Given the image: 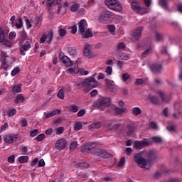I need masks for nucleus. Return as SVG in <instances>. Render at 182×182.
<instances>
[{
  "mask_svg": "<svg viewBox=\"0 0 182 182\" xmlns=\"http://www.w3.org/2000/svg\"><path fill=\"white\" fill-rule=\"evenodd\" d=\"M133 160L134 163H136L137 166L140 167V168L149 170V167H150V160L144 158L141 152L134 154Z\"/></svg>",
  "mask_w": 182,
  "mask_h": 182,
  "instance_id": "obj_1",
  "label": "nucleus"
},
{
  "mask_svg": "<svg viewBox=\"0 0 182 182\" xmlns=\"http://www.w3.org/2000/svg\"><path fill=\"white\" fill-rule=\"evenodd\" d=\"M77 86L78 87H84V93H89V92L92 90V89L97 86V81L93 77L87 78L84 80L82 82L77 84Z\"/></svg>",
  "mask_w": 182,
  "mask_h": 182,
  "instance_id": "obj_2",
  "label": "nucleus"
},
{
  "mask_svg": "<svg viewBox=\"0 0 182 182\" xmlns=\"http://www.w3.org/2000/svg\"><path fill=\"white\" fill-rule=\"evenodd\" d=\"M111 100L107 97H102L97 100L94 104V107H97L99 110H105L106 107H109L110 106Z\"/></svg>",
  "mask_w": 182,
  "mask_h": 182,
  "instance_id": "obj_3",
  "label": "nucleus"
},
{
  "mask_svg": "<svg viewBox=\"0 0 182 182\" xmlns=\"http://www.w3.org/2000/svg\"><path fill=\"white\" fill-rule=\"evenodd\" d=\"M105 5L109 8V9H112L116 12H120L123 10L122 4H120V1L117 0H105Z\"/></svg>",
  "mask_w": 182,
  "mask_h": 182,
  "instance_id": "obj_4",
  "label": "nucleus"
},
{
  "mask_svg": "<svg viewBox=\"0 0 182 182\" xmlns=\"http://www.w3.org/2000/svg\"><path fill=\"white\" fill-rule=\"evenodd\" d=\"M114 16V14L109 10L102 11L99 16L98 21L102 23H107Z\"/></svg>",
  "mask_w": 182,
  "mask_h": 182,
  "instance_id": "obj_5",
  "label": "nucleus"
},
{
  "mask_svg": "<svg viewBox=\"0 0 182 182\" xmlns=\"http://www.w3.org/2000/svg\"><path fill=\"white\" fill-rule=\"evenodd\" d=\"M131 8L134 12H136V14H141L142 15L149 13L150 11V9L149 8L141 7L140 4L136 1H132L131 3Z\"/></svg>",
  "mask_w": 182,
  "mask_h": 182,
  "instance_id": "obj_6",
  "label": "nucleus"
},
{
  "mask_svg": "<svg viewBox=\"0 0 182 182\" xmlns=\"http://www.w3.org/2000/svg\"><path fill=\"white\" fill-rule=\"evenodd\" d=\"M151 145V141H149L147 139H144L142 141H135L134 142V147L137 149L138 150H141L143 147H146V146Z\"/></svg>",
  "mask_w": 182,
  "mask_h": 182,
  "instance_id": "obj_7",
  "label": "nucleus"
},
{
  "mask_svg": "<svg viewBox=\"0 0 182 182\" xmlns=\"http://www.w3.org/2000/svg\"><path fill=\"white\" fill-rule=\"evenodd\" d=\"M20 45V53L23 56H25L26 53L25 52H28L32 48L31 43L29 41H19Z\"/></svg>",
  "mask_w": 182,
  "mask_h": 182,
  "instance_id": "obj_8",
  "label": "nucleus"
},
{
  "mask_svg": "<svg viewBox=\"0 0 182 182\" xmlns=\"http://www.w3.org/2000/svg\"><path fill=\"white\" fill-rule=\"evenodd\" d=\"M142 32H143V27H139L134 30L132 33V37H131L132 42H136V41H139V39H140V37L141 36Z\"/></svg>",
  "mask_w": 182,
  "mask_h": 182,
  "instance_id": "obj_9",
  "label": "nucleus"
},
{
  "mask_svg": "<svg viewBox=\"0 0 182 182\" xmlns=\"http://www.w3.org/2000/svg\"><path fill=\"white\" fill-rule=\"evenodd\" d=\"M78 26V33L80 35H83L85 33V31L87 29V21L85 19L80 20L77 23Z\"/></svg>",
  "mask_w": 182,
  "mask_h": 182,
  "instance_id": "obj_10",
  "label": "nucleus"
},
{
  "mask_svg": "<svg viewBox=\"0 0 182 182\" xmlns=\"http://www.w3.org/2000/svg\"><path fill=\"white\" fill-rule=\"evenodd\" d=\"M136 130V125L134 121H129L126 127V132L127 136H132Z\"/></svg>",
  "mask_w": 182,
  "mask_h": 182,
  "instance_id": "obj_11",
  "label": "nucleus"
},
{
  "mask_svg": "<svg viewBox=\"0 0 182 182\" xmlns=\"http://www.w3.org/2000/svg\"><path fill=\"white\" fill-rule=\"evenodd\" d=\"M4 139V143H7L9 144H11L12 143H14V141H16V140H18V135H14L11 134H9L7 135H5Z\"/></svg>",
  "mask_w": 182,
  "mask_h": 182,
  "instance_id": "obj_12",
  "label": "nucleus"
},
{
  "mask_svg": "<svg viewBox=\"0 0 182 182\" xmlns=\"http://www.w3.org/2000/svg\"><path fill=\"white\" fill-rule=\"evenodd\" d=\"M60 60L63 63L65 68H70L73 66V61H72L68 55H63L60 57Z\"/></svg>",
  "mask_w": 182,
  "mask_h": 182,
  "instance_id": "obj_13",
  "label": "nucleus"
},
{
  "mask_svg": "<svg viewBox=\"0 0 182 182\" xmlns=\"http://www.w3.org/2000/svg\"><path fill=\"white\" fill-rule=\"evenodd\" d=\"M83 55L89 59H93V55L90 52V44L86 43L83 49Z\"/></svg>",
  "mask_w": 182,
  "mask_h": 182,
  "instance_id": "obj_14",
  "label": "nucleus"
},
{
  "mask_svg": "<svg viewBox=\"0 0 182 182\" xmlns=\"http://www.w3.org/2000/svg\"><path fill=\"white\" fill-rule=\"evenodd\" d=\"M95 156H98L99 157H103L104 159H109V154L105 150L103 149H97L96 151H94Z\"/></svg>",
  "mask_w": 182,
  "mask_h": 182,
  "instance_id": "obj_15",
  "label": "nucleus"
},
{
  "mask_svg": "<svg viewBox=\"0 0 182 182\" xmlns=\"http://www.w3.org/2000/svg\"><path fill=\"white\" fill-rule=\"evenodd\" d=\"M66 147V140L65 139H60L55 143V149L57 150H63Z\"/></svg>",
  "mask_w": 182,
  "mask_h": 182,
  "instance_id": "obj_16",
  "label": "nucleus"
},
{
  "mask_svg": "<svg viewBox=\"0 0 182 182\" xmlns=\"http://www.w3.org/2000/svg\"><path fill=\"white\" fill-rule=\"evenodd\" d=\"M175 113L173 114V117L175 119H178L180 114L182 113V106L181 104L176 102L174 105Z\"/></svg>",
  "mask_w": 182,
  "mask_h": 182,
  "instance_id": "obj_17",
  "label": "nucleus"
},
{
  "mask_svg": "<svg viewBox=\"0 0 182 182\" xmlns=\"http://www.w3.org/2000/svg\"><path fill=\"white\" fill-rule=\"evenodd\" d=\"M111 107L113 109L115 114L117 116H120V114H123V113H126L127 109L126 108H120L117 107L116 105H112Z\"/></svg>",
  "mask_w": 182,
  "mask_h": 182,
  "instance_id": "obj_18",
  "label": "nucleus"
},
{
  "mask_svg": "<svg viewBox=\"0 0 182 182\" xmlns=\"http://www.w3.org/2000/svg\"><path fill=\"white\" fill-rule=\"evenodd\" d=\"M115 55L117 59H121L122 60H129V58H130V55L128 53H122L121 51L115 53Z\"/></svg>",
  "mask_w": 182,
  "mask_h": 182,
  "instance_id": "obj_19",
  "label": "nucleus"
},
{
  "mask_svg": "<svg viewBox=\"0 0 182 182\" xmlns=\"http://www.w3.org/2000/svg\"><path fill=\"white\" fill-rule=\"evenodd\" d=\"M8 36V31L4 30L2 28H0V43L4 42Z\"/></svg>",
  "mask_w": 182,
  "mask_h": 182,
  "instance_id": "obj_20",
  "label": "nucleus"
},
{
  "mask_svg": "<svg viewBox=\"0 0 182 182\" xmlns=\"http://www.w3.org/2000/svg\"><path fill=\"white\" fill-rule=\"evenodd\" d=\"M116 49H115V53H119L120 50L123 49H126V44L124 43L120 42L118 43L116 46Z\"/></svg>",
  "mask_w": 182,
  "mask_h": 182,
  "instance_id": "obj_21",
  "label": "nucleus"
},
{
  "mask_svg": "<svg viewBox=\"0 0 182 182\" xmlns=\"http://www.w3.org/2000/svg\"><path fill=\"white\" fill-rule=\"evenodd\" d=\"M161 100L163 103H168L170 101V97H168L164 92H160Z\"/></svg>",
  "mask_w": 182,
  "mask_h": 182,
  "instance_id": "obj_22",
  "label": "nucleus"
},
{
  "mask_svg": "<svg viewBox=\"0 0 182 182\" xmlns=\"http://www.w3.org/2000/svg\"><path fill=\"white\" fill-rule=\"evenodd\" d=\"M73 129L75 132H79L83 129V124L82 122H75Z\"/></svg>",
  "mask_w": 182,
  "mask_h": 182,
  "instance_id": "obj_23",
  "label": "nucleus"
},
{
  "mask_svg": "<svg viewBox=\"0 0 182 182\" xmlns=\"http://www.w3.org/2000/svg\"><path fill=\"white\" fill-rule=\"evenodd\" d=\"M89 129H100L102 127V122H94L88 126Z\"/></svg>",
  "mask_w": 182,
  "mask_h": 182,
  "instance_id": "obj_24",
  "label": "nucleus"
},
{
  "mask_svg": "<svg viewBox=\"0 0 182 182\" xmlns=\"http://www.w3.org/2000/svg\"><path fill=\"white\" fill-rule=\"evenodd\" d=\"M150 70L152 73H157L160 70V65L154 63L150 66Z\"/></svg>",
  "mask_w": 182,
  "mask_h": 182,
  "instance_id": "obj_25",
  "label": "nucleus"
},
{
  "mask_svg": "<svg viewBox=\"0 0 182 182\" xmlns=\"http://www.w3.org/2000/svg\"><path fill=\"white\" fill-rule=\"evenodd\" d=\"M52 41H53V30H50L47 35L46 43L48 45H50V43H52Z\"/></svg>",
  "mask_w": 182,
  "mask_h": 182,
  "instance_id": "obj_26",
  "label": "nucleus"
},
{
  "mask_svg": "<svg viewBox=\"0 0 182 182\" xmlns=\"http://www.w3.org/2000/svg\"><path fill=\"white\" fill-rule=\"evenodd\" d=\"M80 8V4L73 2L72 6L70 8V11H71V12H77V11H79Z\"/></svg>",
  "mask_w": 182,
  "mask_h": 182,
  "instance_id": "obj_27",
  "label": "nucleus"
},
{
  "mask_svg": "<svg viewBox=\"0 0 182 182\" xmlns=\"http://www.w3.org/2000/svg\"><path fill=\"white\" fill-rule=\"evenodd\" d=\"M141 109L139 107H134L132 108V114L133 116H135V117H137V116H139V114H141Z\"/></svg>",
  "mask_w": 182,
  "mask_h": 182,
  "instance_id": "obj_28",
  "label": "nucleus"
},
{
  "mask_svg": "<svg viewBox=\"0 0 182 182\" xmlns=\"http://www.w3.org/2000/svg\"><path fill=\"white\" fill-rule=\"evenodd\" d=\"M68 50L70 56H76V55H77V49L76 47H69Z\"/></svg>",
  "mask_w": 182,
  "mask_h": 182,
  "instance_id": "obj_29",
  "label": "nucleus"
},
{
  "mask_svg": "<svg viewBox=\"0 0 182 182\" xmlns=\"http://www.w3.org/2000/svg\"><path fill=\"white\" fill-rule=\"evenodd\" d=\"M25 100V97L21 94H18L14 99L15 103H23Z\"/></svg>",
  "mask_w": 182,
  "mask_h": 182,
  "instance_id": "obj_30",
  "label": "nucleus"
},
{
  "mask_svg": "<svg viewBox=\"0 0 182 182\" xmlns=\"http://www.w3.org/2000/svg\"><path fill=\"white\" fill-rule=\"evenodd\" d=\"M1 69H4V70H8L9 68V64L8 63L7 60H1Z\"/></svg>",
  "mask_w": 182,
  "mask_h": 182,
  "instance_id": "obj_31",
  "label": "nucleus"
},
{
  "mask_svg": "<svg viewBox=\"0 0 182 182\" xmlns=\"http://www.w3.org/2000/svg\"><path fill=\"white\" fill-rule=\"evenodd\" d=\"M81 35H83V38H85V39H87L88 38H92L93 36V33L89 29H86L84 31V33Z\"/></svg>",
  "mask_w": 182,
  "mask_h": 182,
  "instance_id": "obj_32",
  "label": "nucleus"
},
{
  "mask_svg": "<svg viewBox=\"0 0 182 182\" xmlns=\"http://www.w3.org/2000/svg\"><path fill=\"white\" fill-rule=\"evenodd\" d=\"M69 112H71V113H77V112L79 111V107L75 105H71L68 107Z\"/></svg>",
  "mask_w": 182,
  "mask_h": 182,
  "instance_id": "obj_33",
  "label": "nucleus"
},
{
  "mask_svg": "<svg viewBox=\"0 0 182 182\" xmlns=\"http://www.w3.org/2000/svg\"><path fill=\"white\" fill-rule=\"evenodd\" d=\"M160 6L161 8H163V9H168V3L167 0H160Z\"/></svg>",
  "mask_w": 182,
  "mask_h": 182,
  "instance_id": "obj_34",
  "label": "nucleus"
},
{
  "mask_svg": "<svg viewBox=\"0 0 182 182\" xmlns=\"http://www.w3.org/2000/svg\"><path fill=\"white\" fill-rule=\"evenodd\" d=\"M13 92L14 93H19L22 92V84H18L13 87Z\"/></svg>",
  "mask_w": 182,
  "mask_h": 182,
  "instance_id": "obj_35",
  "label": "nucleus"
},
{
  "mask_svg": "<svg viewBox=\"0 0 182 182\" xmlns=\"http://www.w3.org/2000/svg\"><path fill=\"white\" fill-rule=\"evenodd\" d=\"M106 82V86L108 89H113L114 87V82L110 80H105Z\"/></svg>",
  "mask_w": 182,
  "mask_h": 182,
  "instance_id": "obj_36",
  "label": "nucleus"
},
{
  "mask_svg": "<svg viewBox=\"0 0 182 182\" xmlns=\"http://www.w3.org/2000/svg\"><path fill=\"white\" fill-rule=\"evenodd\" d=\"M149 100H151V103L154 105H158L159 103V97L153 95L149 96Z\"/></svg>",
  "mask_w": 182,
  "mask_h": 182,
  "instance_id": "obj_37",
  "label": "nucleus"
},
{
  "mask_svg": "<svg viewBox=\"0 0 182 182\" xmlns=\"http://www.w3.org/2000/svg\"><path fill=\"white\" fill-rule=\"evenodd\" d=\"M29 157L28 156H21L18 158L19 163H28Z\"/></svg>",
  "mask_w": 182,
  "mask_h": 182,
  "instance_id": "obj_38",
  "label": "nucleus"
},
{
  "mask_svg": "<svg viewBox=\"0 0 182 182\" xmlns=\"http://www.w3.org/2000/svg\"><path fill=\"white\" fill-rule=\"evenodd\" d=\"M58 32L60 38H63V36H66V29L65 28H59Z\"/></svg>",
  "mask_w": 182,
  "mask_h": 182,
  "instance_id": "obj_39",
  "label": "nucleus"
},
{
  "mask_svg": "<svg viewBox=\"0 0 182 182\" xmlns=\"http://www.w3.org/2000/svg\"><path fill=\"white\" fill-rule=\"evenodd\" d=\"M33 23H34V25H36V26H41V24L42 23V21L41 20V18L36 17Z\"/></svg>",
  "mask_w": 182,
  "mask_h": 182,
  "instance_id": "obj_40",
  "label": "nucleus"
},
{
  "mask_svg": "<svg viewBox=\"0 0 182 182\" xmlns=\"http://www.w3.org/2000/svg\"><path fill=\"white\" fill-rule=\"evenodd\" d=\"M9 117H12L14 114H16V109L13 108L11 109H9L7 112Z\"/></svg>",
  "mask_w": 182,
  "mask_h": 182,
  "instance_id": "obj_41",
  "label": "nucleus"
},
{
  "mask_svg": "<svg viewBox=\"0 0 182 182\" xmlns=\"http://www.w3.org/2000/svg\"><path fill=\"white\" fill-rule=\"evenodd\" d=\"M57 97H58V99H61V100H63V99H65V92H63V90L61 89L58 91Z\"/></svg>",
  "mask_w": 182,
  "mask_h": 182,
  "instance_id": "obj_42",
  "label": "nucleus"
},
{
  "mask_svg": "<svg viewBox=\"0 0 182 182\" xmlns=\"http://www.w3.org/2000/svg\"><path fill=\"white\" fill-rule=\"evenodd\" d=\"M1 43L2 45H4V46H8V48H11L12 46V42L9 41V40H4V41H1Z\"/></svg>",
  "mask_w": 182,
  "mask_h": 182,
  "instance_id": "obj_43",
  "label": "nucleus"
},
{
  "mask_svg": "<svg viewBox=\"0 0 182 182\" xmlns=\"http://www.w3.org/2000/svg\"><path fill=\"white\" fill-rule=\"evenodd\" d=\"M17 29H21L23 26V22L22 21V18H18V23H16L15 25Z\"/></svg>",
  "mask_w": 182,
  "mask_h": 182,
  "instance_id": "obj_44",
  "label": "nucleus"
},
{
  "mask_svg": "<svg viewBox=\"0 0 182 182\" xmlns=\"http://www.w3.org/2000/svg\"><path fill=\"white\" fill-rule=\"evenodd\" d=\"M130 77V74L129 73H124L122 75V82H127L129 80V78Z\"/></svg>",
  "mask_w": 182,
  "mask_h": 182,
  "instance_id": "obj_45",
  "label": "nucleus"
},
{
  "mask_svg": "<svg viewBox=\"0 0 182 182\" xmlns=\"http://www.w3.org/2000/svg\"><path fill=\"white\" fill-rule=\"evenodd\" d=\"M20 70L21 69H19L18 67H15L11 73V76H16V75H18V73H19Z\"/></svg>",
  "mask_w": 182,
  "mask_h": 182,
  "instance_id": "obj_46",
  "label": "nucleus"
},
{
  "mask_svg": "<svg viewBox=\"0 0 182 182\" xmlns=\"http://www.w3.org/2000/svg\"><path fill=\"white\" fill-rule=\"evenodd\" d=\"M63 132H65V128H63V127H59L55 129V134L57 135L62 134Z\"/></svg>",
  "mask_w": 182,
  "mask_h": 182,
  "instance_id": "obj_47",
  "label": "nucleus"
},
{
  "mask_svg": "<svg viewBox=\"0 0 182 182\" xmlns=\"http://www.w3.org/2000/svg\"><path fill=\"white\" fill-rule=\"evenodd\" d=\"M50 113L51 114V117H53V116L60 114V113H62V111L60 109H57L55 110L50 112Z\"/></svg>",
  "mask_w": 182,
  "mask_h": 182,
  "instance_id": "obj_48",
  "label": "nucleus"
},
{
  "mask_svg": "<svg viewBox=\"0 0 182 182\" xmlns=\"http://www.w3.org/2000/svg\"><path fill=\"white\" fill-rule=\"evenodd\" d=\"M112 72H113V68L111 66H108L105 70V73H107V76H111Z\"/></svg>",
  "mask_w": 182,
  "mask_h": 182,
  "instance_id": "obj_49",
  "label": "nucleus"
},
{
  "mask_svg": "<svg viewBox=\"0 0 182 182\" xmlns=\"http://www.w3.org/2000/svg\"><path fill=\"white\" fill-rule=\"evenodd\" d=\"M39 134V130L34 129L30 132V136L31 137H35V136H38Z\"/></svg>",
  "mask_w": 182,
  "mask_h": 182,
  "instance_id": "obj_50",
  "label": "nucleus"
},
{
  "mask_svg": "<svg viewBox=\"0 0 182 182\" xmlns=\"http://www.w3.org/2000/svg\"><path fill=\"white\" fill-rule=\"evenodd\" d=\"M107 29L110 33H114V31H116V26L114 25H109Z\"/></svg>",
  "mask_w": 182,
  "mask_h": 182,
  "instance_id": "obj_51",
  "label": "nucleus"
},
{
  "mask_svg": "<svg viewBox=\"0 0 182 182\" xmlns=\"http://www.w3.org/2000/svg\"><path fill=\"white\" fill-rule=\"evenodd\" d=\"M149 127L153 130H157V129L159 128V127L157 126V124H156V122H152L149 124Z\"/></svg>",
  "mask_w": 182,
  "mask_h": 182,
  "instance_id": "obj_52",
  "label": "nucleus"
},
{
  "mask_svg": "<svg viewBox=\"0 0 182 182\" xmlns=\"http://www.w3.org/2000/svg\"><path fill=\"white\" fill-rule=\"evenodd\" d=\"M16 38V33L14 31L10 32V33L9 35V39H10V41H12V40L15 39Z\"/></svg>",
  "mask_w": 182,
  "mask_h": 182,
  "instance_id": "obj_53",
  "label": "nucleus"
},
{
  "mask_svg": "<svg viewBox=\"0 0 182 182\" xmlns=\"http://www.w3.org/2000/svg\"><path fill=\"white\" fill-rule=\"evenodd\" d=\"M125 161H126V159H124V157L121 158V159L119 160V161L117 164V166L123 167V165L124 164Z\"/></svg>",
  "mask_w": 182,
  "mask_h": 182,
  "instance_id": "obj_54",
  "label": "nucleus"
},
{
  "mask_svg": "<svg viewBox=\"0 0 182 182\" xmlns=\"http://www.w3.org/2000/svg\"><path fill=\"white\" fill-rule=\"evenodd\" d=\"M9 127V125H8V122H6L4 125L1 127L0 133H2V132H5V130H6V129H8Z\"/></svg>",
  "mask_w": 182,
  "mask_h": 182,
  "instance_id": "obj_55",
  "label": "nucleus"
},
{
  "mask_svg": "<svg viewBox=\"0 0 182 182\" xmlns=\"http://www.w3.org/2000/svg\"><path fill=\"white\" fill-rule=\"evenodd\" d=\"M78 144L77 141H73L70 145V150H75L77 147Z\"/></svg>",
  "mask_w": 182,
  "mask_h": 182,
  "instance_id": "obj_56",
  "label": "nucleus"
},
{
  "mask_svg": "<svg viewBox=\"0 0 182 182\" xmlns=\"http://www.w3.org/2000/svg\"><path fill=\"white\" fill-rule=\"evenodd\" d=\"M85 114H86V110L82 109L77 112V116L78 117H82V116H85Z\"/></svg>",
  "mask_w": 182,
  "mask_h": 182,
  "instance_id": "obj_57",
  "label": "nucleus"
},
{
  "mask_svg": "<svg viewBox=\"0 0 182 182\" xmlns=\"http://www.w3.org/2000/svg\"><path fill=\"white\" fill-rule=\"evenodd\" d=\"M48 38V36L46 34H43L42 36L40 38V43H45L46 39Z\"/></svg>",
  "mask_w": 182,
  "mask_h": 182,
  "instance_id": "obj_58",
  "label": "nucleus"
},
{
  "mask_svg": "<svg viewBox=\"0 0 182 182\" xmlns=\"http://www.w3.org/2000/svg\"><path fill=\"white\" fill-rule=\"evenodd\" d=\"M55 3V0H47L46 1V6L50 9L52 8V5Z\"/></svg>",
  "mask_w": 182,
  "mask_h": 182,
  "instance_id": "obj_59",
  "label": "nucleus"
},
{
  "mask_svg": "<svg viewBox=\"0 0 182 182\" xmlns=\"http://www.w3.org/2000/svg\"><path fill=\"white\" fill-rule=\"evenodd\" d=\"M150 52H151V48H149L147 50H146L144 52H143L142 54H141V57L142 58H146Z\"/></svg>",
  "mask_w": 182,
  "mask_h": 182,
  "instance_id": "obj_60",
  "label": "nucleus"
},
{
  "mask_svg": "<svg viewBox=\"0 0 182 182\" xmlns=\"http://www.w3.org/2000/svg\"><path fill=\"white\" fill-rule=\"evenodd\" d=\"M45 139V134H41L37 137L36 138V141H42Z\"/></svg>",
  "mask_w": 182,
  "mask_h": 182,
  "instance_id": "obj_61",
  "label": "nucleus"
},
{
  "mask_svg": "<svg viewBox=\"0 0 182 182\" xmlns=\"http://www.w3.org/2000/svg\"><path fill=\"white\" fill-rule=\"evenodd\" d=\"M26 38H28V35L26 34V33L25 31H23L21 33V38L20 42H25V41L26 40Z\"/></svg>",
  "mask_w": 182,
  "mask_h": 182,
  "instance_id": "obj_62",
  "label": "nucleus"
},
{
  "mask_svg": "<svg viewBox=\"0 0 182 182\" xmlns=\"http://www.w3.org/2000/svg\"><path fill=\"white\" fill-rule=\"evenodd\" d=\"M76 32H77V26H76V24H74V25L71 27V33H73V35H75V33H76Z\"/></svg>",
  "mask_w": 182,
  "mask_h": 182,
  "instance_id": "obj_63",
  "label": "nucleus"
},
{
  "mask_svg": "<svg viewBox=\"0 0 182 182\" xmlns=\"http://www.w3.org/2000/svg\"><path fill=\"white\" fill-rule=\"evenodd\" d=\"M21 127H26V126H28V121L26 119L21 120Z\"/></svg>",
  "mask_w": 182,
  "mask_h": 182,
  "instance_id": "obj_64",
  "label": "nucleus"
}]
</instances>
